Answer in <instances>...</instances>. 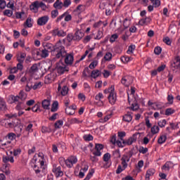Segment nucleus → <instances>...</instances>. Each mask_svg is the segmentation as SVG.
Returning <instances> with one entry per match:
<instances>
[{"mask_svg": "<svg viewBox=\"0 0 180 180\" xmlns=\"http://www.w3.org/2000/svg\"><path fill=\"white\" fill-rule=\"evenodd\" d=\"M83 139L85 141H92L94 140V136L91 134L84 135Z\"/></svg>", "mask_w": 180, "mask_h": 180, "instance_id": "obj_47", "label": "nucleus"}, {"mask_svg": "<svg viewBox=\"0 0 180 180\" xmlns=\"http://www.w3.org/2000/svg\"><path fill=\"white\" fill-rule=\"evenodd\" d=\"M31 88H32L34 91H36V89H39V88H41V82H35L33 86H31Z\"/></svg>", "mask_w": 180, "mask_h": 180, "instance_id": "obj_46", "label": "nucleus"}, {"mask_svg": "<svg viewBox=\"0 0 180 180\" xmlns=\"http://www.w3.org/2000/svg\"><path fill=\"white\" fill-rule=\"evenodd\" d=\"M115 144L120 148H123V147H126L125 144H123V141L118 139L115 142Z\"/></svg>", "mask_w": 180, "mask_h": 180, "instance_id": "obj_49", "label": "nucleus"}, {"mask_svg": "<svg viewBox=\"0 0 180 180\" xmlns=\"http://www.w3.org/2000/svg\"><path fill=\"white\" fill-rule=\"evenodd\" d=\"M33 169L36 174V175H40V172H41V170H40V167H39L37 165H34L33 167Z\"/></svg>", "mask_w": 180, "mask_h": 180, "instance_id": "obj_53", "label": "nucleus"}, {"mask_svg": "<svg viewBox=\"0 0 180 180\" xmlns=\"http://www.w3.org/2000/svg\"><path fill=\"white\" fill-rule=\"evenodd\" d=\"M163 41L164 43H165V44H167V46H171L172 41H171V39H169V37H166L163 39Z\"/></svg>", "mask_w": 180, "mask_h": 180, "instance_id": "obj_60", "label": "nucleus"}, {"mask_svg": "<svg viewBox=\"0 0 180 180\" xmlns=\"http://www.w3.org/2000/svg\"><path fill=\"white\" fill-rule=\"evenodd\" d=\"M66 15H65V22H70L72 19V15L70 14H68V12H65Z\"/></svg>", "mask_w": 180, "mask_h": 180, "instance_id": "obj_59", "label": "nucleus"}, {"mask_svg": "<svg viewBox=\"0 0 180 180\" xmlns=\"http://www.w3.org/2000/svg\"><path fill=\"white\" fill-rule=\"evenodd\" d=\"M155 174V169H149L147 170L146 174V180H150V177L153 176Z\"/></svg>", "mask_w": 180, "mask_h": 180, "instance_id": "obj_25", "label": "nucleus"}, {"mask_svg": "<svg viewBox=\"0 0 180 180\" xmlns=\"http://www.w3.org/2000/svg\"><path fill=\"white\" fill-rule=\"evenodd\" d=\"M138 135H139V133L134 134L132 136L129 137L127 140L123 141V144H125V146H131V144L137 141Z\"/></svg>", "mask_w": 180, "mask_h": 180, "instance_id": "obj_12", "label": "nucleus"}, {"mask_svg": "<svg viewBox=\"0 0 180 180\" xmlns=\"http://www.w3.org/2000/svg\"><path fill=\"white\" fill-rule=\"evenodd\" d=\"M131 22V20L129 18H124L123 21V26L124 29H128V27L130 26V23Z\"/></svg>", "mask_w": 180, "mask_h": 180, "instance_id": "obj_30", "label": "nucleus"}, {"mask_svg": "<svg viewBox=\"0 0 180 180\" xmlns=\"http://www.w3.org/2000/svg\"><path fill=\"white\" fill-rule=\"evenodd\" d=\"M11 99V103H16V102H19V101L25 102L26 101V98H27V94L25 93L23 91H20L18 96H10Z\"/></svg>", "mask_w": 180, "mask_h": 180, "instance_id": "obj_3", "label": "nucleus"}, {"mask_svg": "<svg viewBox=\"0 0 180 180\" xmlns=\"http://www.w3.org/2000/svg\"><path fill=\"white\" fill-rule=\"evenodd\" d=\"M121 83L124 86L128 88V86H130L133 84V77L131 76L123 77L121 79Z\"/></svg>", "mask_w": 180, "mask_h": 180, "instance_id": "obj_9", "label": "nucleus"}, {"mask_svg": "<svg viewBox=\"0 0 180 180\" xmlns=\"http://www.w3.org/2000/svg\"><path fill=\"white\" fill-rule=\"evenodd\" d=\"M95 150L96 151L93 152L94 155L101 157V155H102V153H101V150H103V145L101 143H96Z\"/></svg>", "mask_w": 180, "mask_h": 180, "instance_id": "obj_13", "label": "nucleus"}, {"mask_svg": "<svg viewBox=\"0 0 180 180\" xmlns=\"http://www.w3.org/2000/svg\"><path fill=\"white\" fill-rule=\"evenodd\" d=\"M30 9L34 13L39 12V1H36L30 6Z\"/></svg>", "mask_w": 180, "mask_h": 180, "instance_id": "obj_18", "label": "nucleus"}, {"mask_svg": "<svg viewBox=\"0 0 180 180\" xmlns=\"http://www.w3.org/2000/svg\"><path fill=\"white\" fill-rule=\"evenodd\" d=\"M6 137L8 139V140H11V141H13V140H15V139H16V134L13 132L8 133Z\"/></svg>", "mask_w": 180, "mask_h": 180, "instance_id": "obj_40", "label": "nucleus"}, {"mask_svg": "<svg viewBox=\"0 0 180 180\" xmlns=\"http://www.w3.org/2000/svg\"><path fill=\"white\" fill-rule=\"evenodd\" d=\"M103 160L105 162H107V164L109 162V160H110V153H107L104 154L103 157Z\"/></svg>", "mask_w": 180, "mask_h": 180, "instance_id": "obj_41", "label": "nucleus"}, {"mask_svg": "<svg viewBox=\"0 0 180 180\" xmlns=\"http://www.w3.org/2000/svg\"><path fill=\"white\" fill-rule=\"evenodd\" d=\"M139 153L141 154H147L148 153V148H144L143 146H141L139 150Z\"/></svg>", "mask_w": 180, "mask_h": 180, "instance_id": "obj_57", "label": "nucleus"}, {"mask_svg": "<svg viewBox=\"0 0 180 180\" xmlns=\"http://www.w3.org/2000/svg\"><path fill=\"white\" fill-rule=\"evenodd\" d=\"M97 65H98V61L94 60L90 63L89 68H90V70H94V68H95V67H96Z\"/></svg>", "mask_w": 180, "mask_h": 180, "instance_id": "obj_63", "label": "nucleus"}, {"mask_svg": "<svg viewBox=\"0 0 180 180\" xmlns=\"http://www.w3.org/2000/svg\"><path fill=\"white\" fill-rule=\"evenodd\" d=\"M17 105L15 106L16 110H23V109H25L26 105H25V101H17Z\"/></svg>", "mask_w": 180, "mask_h": 180, "instance_id": "obj_24", "label": "nucleus"}, {"mask_svg": "<svg viewBox=\"0 0 180 180\" xmlns=\"http://www.w3.org/2000/svg\"><path fill=\"white\" fill-rule=\"evenodd\" d=\"M58 110V101H54L52 104L51 112H57Z\"/></svg>", "mask_w": 180, "mask_h": 180, "instance_id": "obj_34", "label": "nucleus"}, {"mask_svg": "<svg viewBox=\"0 0 180 180\" xmlns=\"http://www.w3.org/2000/svg\"><path fill=\"white\" fill-rule=\"evenodd\" d=\"M49 15H44L42 17H40L37 20V25L38 26H44V25L47 24V22H49Z\"/></svg>", "mask_w": 180, "mask_h": 180, "instance_id": "obj_14", "label": "nucleus"}, {"mask_svg": "<svg viewBox=\"0 0 180 180\" xmlns=\"http://www.w3.org/2000/svg\"><path fill=\"white\" fill-rule=\"evenodd\" d=\"M139 108L140 107L139 106V103H137V101H134V103L131 105L129 109L134 112L136 110H139Z\"/></svg>", "mask_w": 180, "mask_h": 180, "instance_id": "obj_31", "label": "nucleus"}, {"mask_svg": "<svg viewBox=\"0 0 180 180\" xmlns=\"http://www.w3.org/2000/svg\"><path fill=\"white\" fill-rule=\"evenodd\" d=\"M104 60L105 61H110L112 60V53L108 52L104 56Z\"/></svg>", "mask_w": 180, "mask_h": 180, "instance_id": "obj_56", "label": "nucleus"}, {"mask_svg": "<svg viewBox=\"0 0 180 180\" xmlns=\"http://www.w3.org/2000/svg\"><path fill=\"white\" fill-rule=\"evenodd\" d=\"M53 60H60L65 58V64L66 65H72L74 63V53H68L65 50V46L56 45L55 49L52 52Z\"/></svg>", "mask_w": 180, "mask_h": 180, "instance_id": "obj_1", "label": "nucleus"}, {"mask_svg": "<svg viewBox=\"0 0 180 180\" xmlns=\"http://www.w3.org/2000/svg\"><path fill=\"white\" fill-rule=\"evenodd\" d=\"M117 39H119V35L117 34H113L111 35V37L110 38V41L111 43H115V41H116V40H117Z\"/></svg>", "mask_w": 180, "mask_h": 180, "instance_id": "obj_43", "label": "nucleus"}, {"mask_svg": "<svg viewBox=\"0 0 180 180\" xmlns=\"http://www.w3.org/2000/svg\"><path fill=\"white\" fill-rule=\"evenodd\" d=\"M2 160L4 164H7L8 162L13 164V162H15V160L13 156H3Z\"/></svg>", "mask_w": 180, "mask_h": 180, "instance_id": "obj_23", "label": "nucleus"}, {"mask_svg": "<svg viewBox=\"0 0 180 180\" xmlns=\"http://www.w3.org/2000/svg\"><path fill=\"white\" fill-rule=\"evenodd\" d=\"M57 46H63V43L61 42V40H59L58 42H56L55 45H53L52 44H50V43L45 44H44V49L48 51L50 50L51 54L53 57V51H54Z\"/></svg>", "mask_w": 180, "mask_h": 180, "instance_id": "obj_6", "label": "nucleus"}, {"mask_svg": "<svg viewBox=\"0 0 180 180\" xmlns=\"http://www.w3.org/2000/svg\"><path fill=\"white\" fill-rule=\"evenodd\" d=\"M42 108L46 110L50 109V100L44 99L42 101Z\"/></svg>", "mask_w": 180, "mask_h": 180, "instance_id": "obj_27", "label": "nucleus"}, {"mask_svg": "<svg viewBox=\"0 0 180 180\" xmlns=\"http://www.w3.org/2000/svg\"><path fill=\"white\" fill-rule=\"evenodd\" d=\"M101 76V72L98 70H93L91 72V78L96 79L98 77Z\"/></svg>", "mask_w": 180, "mask_h": 180, "instance_id": "obj_32", "label": "nucleus"}, {"mask_svg": "<svg viewBox=\"0 0 180 180\" xmlns=\"http://www.w3.org/2000/svg\"><path fill=\"white\" fill-rule=\"evenodd\" d=\"M121 61L124 63H129V61H131V57L123 56L121 58Z\"/></svg>", "mask_w": 180, "mask_h": 180, "instance_id": "obj_55", "label": "nucleus"}, {"mask_svg": "<svg viewBox=\"0 0 180 180\" xmlns=\"http://www.w3.org/2000/svg\"><path fill=\"white\" fill-rule=\"evenodd\" d=\"M137 154V150L133 148L131 150L128 152L127 155H123L121 158V164L124 165V168H127L129 161H130V158L133 157V155H136Z\"/></svg>", "mask_w": 180, "mask_h": 180, "instance_id": "obj_2", "label": "nucleus"}, {"mask_svg": "<svg viewBox=\"0 0 180 180\" xmlns=\"http://www.w3.org/2000/svg\"><path fill=\"white\" fill-rule=\"evenodd\" d=\"M94 174H95V170H94V169H92L91 171L88 173V174L86 175V176L85 177V179L84 180L91 179V178H92V175H94Z\"/></svg>", "mask_w": 180, "mask_h": 180, "instance_id": "obj_50", "label": "nucleus"}, {"mask_svg": "<svg viewBox=\"0 0 180 180\" xmlns=\"http://www.w3.org/2000/svg\"><path fill=\"white\" fill-rule=\"evenodd\" d=\"M171 70L172 71H175V70H178L180 68V56H176L174 59L171 63Z\"/></svg>", "mask_w": 180, "mask_h": 180, "instance_id": "obj_10", "label": "nucleus"}, {"mask_svg": "<svg viewBox=\"0 0 180 180\" xmlns=\"http://www.w3.org/2000/svg\"><path fill=\"white\" fill-rule=\"evenodd\" d=\"M6 110H8L6 101L3 98H0V112H6Z\"/></svg>", "mask_w": 180, "mask_h": 180, "instance_id": "obj_19", "label": "nucleus"}, {"mask_svg": "<svg viewBox=\"0 0 180 180\" xmlns=\"http://www.w3.org/2000/svg\"><path fill=\"white\" fill-rule=\"evenodd\" d=\"M53 6L56 11H61V9L64 8L63 6V1L60 0H56Z\"/></svg>", "mask_w": 180, "mask_h": 180, "instance_id": "obj_22", "label": "nucleus"}, {"mask_svg": "<svg viewBox=\"0 0 180 180\" xmlns=\"http://www.w3.org/2000/svg\"><path fill=\"white\" fill-rule=\"evenodd\" d=\"M32 112H41L40 110V103H38L35 104L32 108Z\"/></svg>", "mask_w": 180, "mask_h": 180, "instance_id": "obj_36", "label": "nucleus"}, {"mask_svg": "<svg viewBox=\"0 0 180 180\" xmlns=\"http://www.w3.org/2000/svg\"><path fill=\"white\" fill-rule=\"evenodd\" d=\"M63 124H64V121H63V120L56 121L54 124L55 129H61V127H63Z\"/></svg>", "mask_w": 180, "mask_h": 180, "instance_id": "obj_33", "label": "nucleus"}, {"mask_svg": "<svg viewBox=\"0 0 180 180\" xmlns=\"http://www.w3.org/2000/svg\"><path fill=\"white\" fill-rule=\"evenodd\" d=\"M162 169L163 171H169L170 167H169V162H167L162 167Z\"/></svg>", "mask_w": 180, "mask_h": 180, "instance_id": "obj_62", "label": "nucleus"}, {"mask_svg": "<svg viewBox=\"0 0 180 180\" xmlns=\"http://www.w3.org/2000/svg\"><path fill=\"white\" fill-rule=\"evenodd\" d=\"M51 16L52 19H56L57 16H58V10H53L51 12Z\"/></svg>", "mask_w": 180, "mask_h": 180, "instance_id": "obj_54", "label": "nucleus"}, {"mask_svg": "<svg viewBox=\"0 0 180 180\" xmlns=\"http://www.w3.org/2000/svg\"><path fill=\"white\" fill-rule=\"evenodd\" d=\"M119 139L121 141H124V137H126V132L125 131H118L117 133Z\"/></svg>", "mask_w": 180, "mask_h": 180, "instance_id": "obj_42", "label": "nucleus"}, {"mask_svg": "<svg viewBox=\"0 0 180 180\" xmlns=\"http://www.w3.org/2000/svg\"><path fill=\"white\" fill-rule=\"evenodd\" d=\"M133 113L130 112H128L127 114H125L124 116H123V118L122 120H124V122H127V123H130V122L131 120H133Z\"/></svg>", "mask_w": 180, "mask_h": 180, "instance_id": "obj_20", "label": "nucleus"}, {"mask_svg": "<svg viewBox=\"0 0 180 180\" xmlns=\"http://www.w3.org/2000/svg\"><path fill=\"white\" fill-rule=\"evenodd\" d=\"M56 78H57V72L52 71L45 76L44 84H51V82H54L56 81Z\"/></svg>", "mask_w": 180, "mask_h": 180, "instance_id": "obj_5", "label": "nucleus"}, {"mask_svg": "<svg viewBox=\"0 0 180 180\" xmlns=\"http://www.w3.org/2000/svg\"><path fill=\"white\" fill-rule=\"evenodd\" d=\"M175 113V110L172 108H167L165 110V115L166 116H170V115H174Z\"/></svg>", "mask_w": 180, "mask_h": 180, "instance_id": "obj_45", "label": "nucleus"}, {"mask_svg": "<svg viewBox=\"0 0 180 180\" xmlns=\"http://www.w3.org/2000/svg\"><path fill=\"white\" fill-rule=\"evenodd\" d=\"M58 92H60V95H62V96H67V95H68L69 89L67 86H63L61 88V84H58Z\"/></svg>", "mask_w": 180, "mask_h": 180, "instance_id": "obj_15", "label": "nucleus"}, {"mask_svg": "<svg viewBox=\"0 0 180 180\" xmlns=\"http://www.w3.org/2000/svg\"><path fill=\"white\" fill-rule=\"evenodd\" d=\"M77 162H78L77 156L71 155L65 160V165L68 168H72L74 164H77Z\"/></svg>", "mask_w": 180, "mask_h": 180, "instance_id": "obj_7", "label": "nucleus"}, {"mask_svg": "<svg viewBox=\"0 0 180 180\" xmlns=\"http://www.w3.org/2000/svg\"><path fill=\"white\" fill-rule=\"evenodd\" d=\"M103 37V32L101 30L98 31L97 35L94 37L95 40H101Z\"/></svg>", "mask_w": 180, "mask_h": 180, "instance_id": "obj_52", "label": "nucleus"}, {"mask_svg": "<svg viewBox=\"0 0 180 180\" xmlns=\"http://www.w3.org/2000/svg\"><path fill=\"white\" fill-rule=\"evenodd\" d=\"M126 168H127V167H124V165H122H122H119L115 172L117 174H122V172H123V171H124V169H126Z\"/></svg>", "mask_w": 180, "mask_h": 180, "instance_id": "obj_39", "label": "nucleus"}, {"mask_svg": "<svg viewBox=\"0 0 180 180\" xmlns=\"http://www.w3.org/2000/svg\"><path fill=\"white\" fill-rule=\"evenodd\" d=\"M61 61L62 60H60V63L56 65L57 72L60 75H62V74H64L65 71H68V70H67V65L61 63Z\"/></svg>", "mask_w": 180, "mask_h": 180, "instance_id": "obj_11", "label": "nucleus"}, {"mask_svg": "<svg viewBox=\"0 0 180 180\" xmlns=\"http://www.w3.org/2000/svg\"><path fill=\"white\" fill-rule=\"evenodd\" d=\"M51 34L53 37H65L67 36V32L56 27L53 30L51 31Z\"/></svg>", "mask_w": 180, "mask_h": 180, "instance_id": "obj_4", "label": "nucleus"}, {"mask_svg": "<svg viewBox=\"0 0 180 180\" xmlns=\"http://www.w3.org/2000/svg\"><path fill=\"white\" fill-rule=\"evenodd\" d=\"M4 16H8V18H11L12 16V15H13V11H11V10H5L4 11Z\"/></svg>", "mask_w": 180, "mask_h": 180, "instance_id": "obj_48", "label": "nucleus"}, {"mask_svg": "<svg viewBox=\"0 0 180 180\" xmlns=\"http://www.w3.org/2000/svg\"><path fill=\"white\" fill-rule=\"evenodd\" d=\"M162 51V49L160 46H156L154 49V53L156 56H160Z\"/></svg>", "mask_w": 180, "mask_h": 180, "instance_id": "obj_51", "label": "nucleus"}, {"mask_svg": "<svg viewBox=\"0 0 180 180\" xmlns=\"http://www.w3.org/2000/svg\"><path fill=\"white\" fill-rule=\"evenodd\" d=\"M158 124L159 127H165V124H167V120H162L158 122Z\"/></svg>", "mask_w": 180, "mask_h": 180, "instance_id": "obj_58", "label": "nucleus"}, {"mask_svg": "<svg viewBox=\"0 0 180 180\" xmlns=\"http://www.w3.org/2000/svg\"><path fill=\"white\" fill-rule=\"evenodd\" d=\"M52 172L54 174L56 178H60L64 175V172L61 171V167L57 166V165H53Z\"/></svg>", "mask_w": 180, "mask_h": 180, "instance_id": "obj_8", "label": "nucleus"}, {"mask_svg": "<svg viewBox=\"0 0 180 180\" xmlns=\"http://www.w3.org/2000/svg\"><path fill=\"white\" fill-rule=\"evenodd\" d=\"M32 20H33L30 17H28L24 22L25 27H33Z\"/></svg>", "mask_w": 180, "mask_h": 180, "instance_id": "obj_26", "label": "nucleus"}, {"mask_svg": "<svg viewBox=\"0 0 180 180\" xmlns=\"http://www.w3.org/2000/svg\"><path fill=\"white\" fill-rule=\"evenodd\" d=\"M150 131L152 133V134H157L160 132V127L157 126V125H154L153 127H152Z\"/></svg>", "mask_w": 180, "mask_h": 180, "instance_id": "obj_35", "label": "nucleus"}, {"mask_svg": "<svg viewBox=\"0 0 180 180\" xmlns=\"http://www.w3.org/2000/svg\"><path fill=\"white\" fill-rule=\"evenodd\" d=\"M39 71V68H38V66H37V63H34V64H33L32 66H31V68H30V70H29V72L30 73V74H34V72H37Z\"/></svg>", "mask_w": 180, "mask_h": 180, "instance_id": "obj_28", "label": "nucleus"}, {"mask_svg": "<svg viewBox=\"0 0 180 180\" xmlns=\"http://www.w3.org/2000/svg\"><path fill=\"white\" fill-rule=\"evenodd\" d=\"M112 92H115V85H111L110 87L104 90V94H109V95Z\"/></svg>", "mask_w": 180, "mask_h": 180, "instance_id": "obj_37", "label": "nucleus"}, {"mask_svg": "<svg viewBox=\"0 0 180 180\" xmlns=\"http://www.w3.org/2000/svg\"><path fill=\"white\" fill-rule=\"evenodd\" d=\"M71 5V0H64L63 3V8H68Z\"/></svg>", "mask_w": 180, "mask_h": 180, "instance_id": "obj_61", "label": "nucleus"}, {"mask_svg": "<svg viewBox=\"0 0 180 180\" xmlns=\"http://www.w3.org/2000/svg\"><path fill=\"white\" fill-rule=\"evenodd\" d=\"M108 98L110 105H115V103H116V101H117V97L116 96V93L115 92V90L114 91H112L109 94Z\"/></svg>", "mask_w": 180, "mask_h": 180, "instance_id": "obj_16", "label": "nucleus"}, {"mask_svg": "<svg viewBox=\"0 0 180 180\" xmlns=\"http://www.w3.org/2000/svg\"><path fill=\"white\" fill-rule=\"evenodd\" d=\"M84 33L81 30H77L74 34V40L75 41H79L82 37H84Z\"/></svg>", "mask_w": 180, "mask_h": 180, "instance_id": "obj_21", "label": "nucleus"}, {"mask_svg": "<svg viewBox=\"0 0 180 180\" xmlns=\"http://www.w3.org/2000/svg\"><path fill=\"white\" fill-rule=\"evenodd\" d=\"M166 141H167V134L160 135L158 140V144H164V143H165Z\"/></svg>", "mask_w": 180, "mask_h": 180, "instance_id": "obj_29", "label": "nucleus"}, {"mask_svg": "<svg viewBox=\"0 0 180 180\" xmlns=\"http://www.w3.org/2000/svg\"><path fill=\"white\" fill-rule=\"evenodd\" d=\"M41 57H42V58H46V57H49V51L45 48H44V49H42L41 51Z\"/></svg>", "mask_w": 180, "mask_h": 180, "instance_id": "obj_44", "label": "nucleus"}, {"mask_svg": "<svg viewBox=\"0 0 180 180\" xmlns=\"http://www.w3.org/2000/svg\"><path fill=\"white\" fill-rule=\"evenodd\" d=\"M110 6V2H109V0H101L99 8L102 11L104 9H106L107 8H109Z\"/></svg>", "mask_w": 180, "mask_h": 180, "instance_id": "obj_17", "label": "nucleus"}, {"mask_svg": "<svg viewBox=\"0 0 180 180\" xmlns=\"http://www.w3.org/2000/svg\"><path fill=\"white\" fill-rule=\"evenodd\" d=\"M154 8H159L161 6V1L160 0H150Z\"/></svg>", "mask_w": 180, "mask_h": 180, "instance_id": "obj_38", "label": "nucleus"}, {"mask_svg": "<svg viewBox=\"0 0 180 180\" xmlns=\"http://www.w3.org/2000/svg\"><path fill=\"white\" fill-rule=\"evenodd\" d=\"M134 50H136V45H130L128 48L127 53L128 54H130V53H133Z\"/></svg>", "mask_w": 180, "mask_h": 180, "instance_id": "obj_64", "label": "nucleus"}]
</instances>
